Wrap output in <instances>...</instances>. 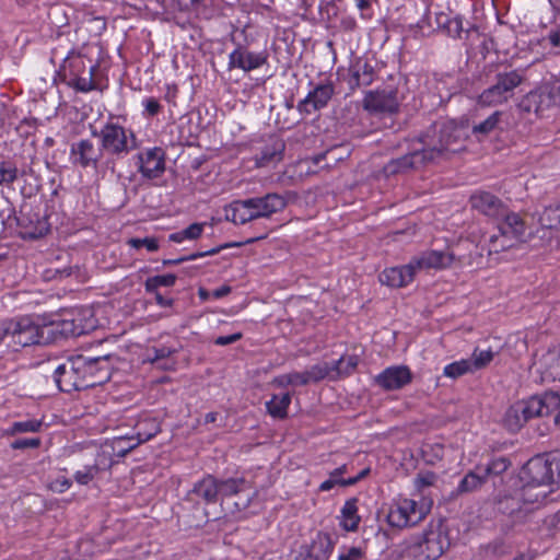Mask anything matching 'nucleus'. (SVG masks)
Here are the masks:
<instances>
[{
    "label": "nucleus",
    "mask_w": 560,
    "mask_h": 560,
    "mask_svg": "<svg viewBox=\"0 0 560 560\" xmlns=\"http://www.w3.org/2000/svg\"><path fill=\"white\" fill-rule=\"evenodd\" d=\"M171 282H145L147 290L155 293V301L161 306H170L172 303L171 299L164 298L161 293L155 292L159 284L167 285Z\"/></svg>",
    "instance_id": "nucleus-55"
},
{
    "label": "nucleus",
    "mask_w": 560,
    "mask_h": 560,
    "mask_svg": "<svg viewBox=\"0 0 560 560\" xmlns=\"http://www.w3.org/2000/svg\"><path fill=\"white\" fill-rule=\"evenodd\" d=\"M354 1H355V5H357L358 10L360 11L361 18L364 20L371 19L372 14L370 11H371L372 2L374 0H354Z\"/></svg>",
    "instance_id": "nucleus-59"
},
{
    "label": "nucleus",
    "mask_w": 560,
    "mask_h": 560,
    "mask_svg": "<svg viewBox=\"0 0 560 560\" xmlns=\"http://www.w3.org/2000/svg\"><path fill=\"white\" fill-rule=\"evenodd\" d=\"M241 338V334H233L229 336H221L215 339V345L226 346L237 341Z\"/></svg>",
    "instance_id": "nucleus-62"
},
{
    "label": "nucleus",
    "mask_w": 560,
    "mask_h": 560,
    "mask_svg": "<svg viewBox=\"0 0 560 560\" xmlns=\"http://www.w3.org/2000/svg\"><path fill=\"white\" fill-rule=\"evenodd\" d=\"M71 486V481L65 477L56 479L51 483V489L57 492H63L68 490Z\"/></svg>",
    "instance_id": "nucleus-61"
},
{
    "label": "nucleus",
    "mask_w": 560,
    "mask_h": 560,
    "mask_svg": "<svg viewBox=\"0 0 560 560\" xmlns=\"http://www.w3.org/2000/svg\"><path fill=\"white\" fill-rule=\"evenodd\" d=\"M443 27L448 36L459 38L464 32L463 19L459 15H456L452 19H446L443 23Z\"/></svg>",
    "instance_id": "nucleus-50"
},
{
    "label": "nucleus",
    "mask_w": 560,
    "mask_h": 560,
    "mask_svg": "<svg viewBox=\"0 0 560 560\" xmlns=\"http://www.w3.org/2000/svg\"><path fill=\"white\" fill-rule=\"evenodd\" d=\"M103 154L101 147L96 148L91 140L82 139L71 144L69 159L75 166L96 168Z\"/></svg>",
    "instance_id": "nucleus-14"
},
{
    "label": "nucleus",
    "mask_w": 560,
    "mask_h": 560,
    "mask_svg": "<svg viewBox=\"0 0 560 560\" xmlns=\"http://www.w3.org/2000/svg\"><path fill=\"white\" fill-rule=\"evenodd\" d=\"M289 375H290V380H292L291 385H293V386H302V385H306V384L311 383L307 377L306 371L292 372V373H289Z\"/></svg>",
    "instance_id": "nucleus-60"
},
{
    "label": "nucleus",
    "mask_w": 560,
    "mask_h": 560,
    "mask_svg": "<svg viewBox=\"0 0 560 560\" xmlns=\"http://www.w3.org/2000/svg\"><path fill=\"white\" fill-rule=\"evenodd\" d=\"M46 295L37 291H25L22 293V300L28 304H39L46 300Z\"/></svg>",
    "instance_id": "nucleus-57"
},
{
    "label": "nucleus",
    "mask_w": 560,
    "mask_h": 560,
    "mask_svg": "<svg viewBox=\"0 0 560 560\" xmlns=\"http://www.w3.org/2000/svg\"><path fill=\"white\" fill-rule=\"evenodd\" d=\"M231 291L230 287L223 285L220 289L212 291V299H221L229 294Z\"/></svg>",
    "instance_id": "nucleus-63"
},
{
    "label": "nucleus",
    "mask_w": 560,
    "mask_h": 560,
    "mask_svg": "<svg viewBox=\"0 0 560 560\" xmlns=\"http://www.w3.org/2000/svg\"><path fill=\"white\" fill-rule=\"evenodd\" d=\"M436 480H438V477L434 472L425 471V472L418 474L417 477L415 478L413 483H415V488L418 491H421L427 487L433 486L436 482Z\"/></svg>",
    "instance_id": "nucleus-51"
},
{
    "label": "nucleus",
    "mask_w": 560,
    "mask_h": 560,
    "mask_svg": "<svg viewBox=\"0 0 560 560\" xmlns=\"http://www.w3.org/2000/svg\"><path fill=\"white\" fill-rule=\"evenodd\" d=\"M428 162V158L424 151L415 150L413 152L406 154L396 160H392L385 167L384 172L386 175H393L399 172H405L409 168L418 167L420 164Z\"/></svg>",
    "instance_id": "nucleus-26"
},
{
    "label": "nucleus",
    "mask_w": 560,
    "mask_h": 560,
    "mask_svg": "<svg viewBox=\"0 0 560 560\" xmlns=\"http://www.w3.org/2000/svg\"><path fill=\"white\" fill-rule=\"evenodd\" d=\"M432 500L421 498L420 500L398 497L390 503L386 521L393 528H407L421 523L430 513Z\"/></svg>",
    "instance_id": "nucleus-4"
},
{
    "label": "nucleus",
    "mask_w": 560,
    "mask_h": 560,
    "mask_svg": "<svg viewBox=\"0 0 560 560\" xmlns=\"http://www.w3.org/2000/svg\"><path fill=\"white\" fill-rule=\"evenodd\" d=\"M306 373L310 382H319L325 377L332 375V364L320 362L306 370Z\"/></svg>",
    "instance_id": "nucleus-46"
},
{
    "label": "nucleus",
    "mask_w": 560,
    "mask_h": 560,
    "mask_svg": "<svg viewBox=\"0 0 560 560\" xmlns=\"http://www.w3.org/2000/svg\"><path fill=\"white\" fill-rule=\"evenodd\" d=\"M463 129L454 121L435 122L420 139L428 161H434L464 148Z\"/></svg>",
    "instance_id": "nucleus-2"
},
{
    "label": "nucleus",
    "mask_w": 560,
    "mask_h": 560,
    "mask_svg": "<svg viewBox=\"0 0 560 560\" xmlns=\"http://www.w3.org/2000/svg\"><path fill=\"white\" fill-rule=\"evenodd\" d=\"M143 106V113L142 115L144 117H154L156 116L161 109L162 105L155 97H144L141 102Z\"/></svg>",
    "instance_id": "nucleus-53"
},
{
    "label": "nucleus",
    "mask_w": 560,
    "mask_h": 560,
    "mask_svg": "<svg viewBox=\"0 0 560 560\" xmlns=\"http://www.w3.org/2000/svg\"><path fill=\"white\" fill-rule=\"evenodd\" d=\"M18 178V168L10 162L0 161V185H10Z\"/></svg>",
    "instance_id": "nucleus-48"
},
{
    "label": "nucleus",
    "mask_w": 560,
    "mask_h": 560,
    "mask_svg": "<svg viewBox=\"0 0 560 560\" xmlns=\"http://www.w3.org/2000/svg\"><path fill=\"white\" fill-rule=\"evenodd\" d=\"M42 425H43V422L40 420H36V419L16 421V422H13L11 424V427L4 431V434L12 436V435H15L19 433L38 432V431H40Z\"/></svg>",
    "instance_id": "nucleus-38"
},
{
    "label": "nucleus",
    "mask_w": 560,
    "mask_h": 560,
    "mask_svg": "<svg viewBox=\"0 0 560 560\" xmlns=\"http://www.w3.org/2000/svg\"><path fill=\"white\" fill-rule=\"evenodd\" d=\"M219 480L211 475L197 481L186 494V500L194 504H212L219 500Z\"/></svg>",
    "instance_id": "nucleus-17"
},
{
    "label": "nucleus",
    "mask_w": 560,
    "mask_h": 560,
    "mask_svg": "<svg viewBox=\"0 0 560 560\" xmlns=\"http://www.w3.org/2000/svg\"><path fill=\"white\" fill-rule=\"evenodd\" d=\"M502 112L495 110L489 117H487L483 121L476 124L472 127V135L476 136L479 140L483 137L489 136L494 132L501 122Z\"/></svg>",
    "instance_id": "nucleus-36"
},
{
    "label": "nucleus",
    "mask_w": 560,
    "mask_h": 560,
    "mask_svg": "<svg viewBox=\"0 0 560 560\" xmlns=\"http://www.w3.org/2000/svg\"><path fill=\"white\" fill-rule=\"evenodd\" d=\"M487 481L486 475L481 470V466L476 467L475 470L469 471L459 481L456 492L458 494L476 491Z\"/></svg>",
    "instance_id": "nucleus-33"
},
{
    "label": "nucleus",
    "mask_w": 560,
    "mask_h": 560,
    "mask_svg": "<svg viewBox=\"0 0 560 560\" xmlns=\"http://www.w3.org/2000/svg\"><path fill=\"white\" fill-rule=\"evenodd\" d=\"M549 376L553 380H560V352L558 350L548 351L541 359Z\"/></svg>",
    "instance_id": "nucleus-40"
},
{
    "label": "nucleus",
    "mask_w": 560,
    "mask_h": 560,
    "mask_svg": "<svg viewBox=\"0 0 560 560\" xmlns=\"http://www.w3.org/2000/svg\"><path fill=\"white\" fill-rule=\"evenodd\" d=\"M335 548V540L329 534L318 533L313 540L308 560H326Z\"/></svg>",
    "instance_id": "nucleus-29"
},
{
    "label": "nucleus",
    "mask_w": 560,
    "mask_h": 560,
    "mask_svg": "<svg viewBox=\"0 0 560 560\" xmlns=\"http://www.w3.org/2000/svg\"><path fill=\"white\" fill-rule=\"evenodd\" d=\"M290 402L291 396L289 393H285L280 396L273 395L272 398L266 402V407L270 416L282 419L287 417V410Z\"/></svg>",
    "instance_id": "nucleus-37"
},
{
    "label": "nucleus",
    "mask_w": 560,
    "mask_h": 560,
    "mask_svg": "<svg viewBox=\"0 0 560 560\" xmlns=\"http://www.w3.org/2000/svg\"><path fill=\"white\" fill-rule=\"evenodd\" d=\"M510 465L511 463L508 458L497 457L487 464L486 467H481V470L486 475V479H488L489 477L502 475L509 469Z\"/></svg>",
    "instance_id": "nucleus-42"
},
{
    "label": "nucleus",
    "mask_w": 560,
    "mask_h": 560,
    "mask_svg": "<svg viewBox=\"0 0 560 560\" xmlns=\"http://www.w3.org/2000/svg\"><path fill=\"white\" fill-rule=\"evenodd\" d=\"M94 72H95V67H91L90 71H89V75L75 78L72 82V86L77 91L83 92V93L93 91L95 89V82L93 79Z\"/></svg>",
    "instance_id": "nucleus-47"
},
{
    "label": "nucleus",
    "mask_w": 560,
    "mask_h": 560,
    "mask_svg": "<svg viewBox=\"0 0 560 560\" xmlns=\"http://www.w3.org/2000/svg\"><path fill=\"white\" fill-rule=\"evenodd\" d=\"M498 510L511 516H517L521 513H527L522 500V489L513 494H504L498 500Z\"/></svg>",
    "instance_id": "nucleus-31"
},
{
    "label": "nucleus",
    "mask_w": 560,
    "mask_h": 560,
    "mask_svg": "<svg viewBox=\"0 0 560 560\" xmlns=\"http://www.w3.org/2000/svg\"><path fill=\"white\" fill-rule=\"evenodd\" d=\"M78 336L88 334L94 330L97 326V320L91 308H79L70 312Z\"/></svg>",
    "instance_id": "nucleus-30"
},
{
    "label": "nucleus",
    "mask_w": 560,
    "mask_h": 560,
    "mask_svg": "<svg viewBox=\"0 0 560 560\" xmlns=\"http://www.w3.org/2000/svg\"><path fill=\"white\" fill-rule=\"evenodd\" d=\"M127 245L135 250L144 248L149 253H154L160 247L159 240L156 237H132L127 241Z\"/></svg>",
    "instance_id": "nucleus-45"
},
{
    "label": "nucleus",
    "mask_w": 560,
    "mask_h": 560,
    "mask_svg": "<svg viewBox=\"0 0 560 560\" xmlns=\"http://www.w3.org/2000/svg\"><path fill=\"white\" fill-rule=\"evenodd\" d=\"M467 373H472L468 359L452 362L445 365L443 370V374L451 378H457Z\"/></svg>",
    "instance_id": "nucleus-41"
},
{
    "label": "nucleus",
    "mask_w": 560,
    "mask_h": 560,
    "mask_svg": "<svg viewBox=\"0 0 560 560\" xmlns=\"http://www.w3.org/2000/svg\"><path fill=\"white\" fill-rule=\"evenodd\" d=\"M454 257V252L430 250L413 258L405 266L385 269L383 273L385 280H406V278L421 276L425 270L445 269L452 265Z\"/></svg>",
    "instance_id": "nucleus-5"
},
{
    "label": "nucleus",
    "mask_w": 560,
    "mask_h": 560,
    "mask_svg": "<svg viewBox=\"0 0 560 560\" xmlns=\"http://www.w3.org/2000/svg\"><path fill=\"white\" fill-rule=\"evenodd\" d=\"M521 480L527 485L556 487L560 481V452L546 458L537 456L529 459L522 470Z\"/></svg>",
    "instance_id": "nucleus-8"
},
{
    "label": "nucleus",
    "mask_w": 560,
    "mask_h": 560,
    "mask_svg": "<svg viewBox=\"0 0 560 560\" xmlns=\"http://www.w3.org/2000/svg\"><path fill=\"white\" fill-rule=\"evenodd\" d=\"M234 497L236 498V500L233 502L235 511L241 512L249 506L253 498L255 497V491L248 483L245 487V490H242L238 495Z\"/></svg>",
    "instance_id": "nucleus-49"
},
{
    "label": "nucleus",
    "mask_w": 560,
    "mask_h": 560,
    "mask_svg": "<svg viewBox=\"0 0 560 560\" xmlns=\"http://www.w3.org/2000/svg\"><path fill=\"white\" fill-rule=\"evenodd\" d=\"M268 55L266 51L254 52L238 45L229 55V69H241L245 72L258 69L266 65Z\"/></svg>",
    "instance_id": "nucleus-18"
},
{
    "label": "nucleus",
    "mask_w": 560,
    "mask_h": 560,
    "mask_svg": "<svg viewBox=\"0 0 560 560\" xmlns=\"http://www.w3.org/2000/svg\"><path fill=\"white\" fill-rule=\"evenodd\" d=\"M139 425L147 427L149 430L142 431L139 429L136 436H119L114 440L113 448L117 451L118 455H125L139 444L155 436L160 431L159 424L153 419L144 420Z\"/></svg>",
    "instance_id": "nucleus-20"
},
{
    "label": "nucleus",
    "mask_w": 560,
    "mask_h": 560,
    "mask_svg": "<svg viewBox=\"0 0 560 560\" xmlns=\"http://www.w3.org/2000/svg\"><path fill=\"white\" fill-rule=\"evenodd\" d=\"M499 218L501 221L498 232L489 238V254L509 249L523 242L526 236L527 225L518 213L508 212L505 209Z\"/></svg>",
    "instance_id": "nucleus-7"
},
{
    "label": "nucleus",
    "mask_w": 560,
    "mask_h": 560,
    "mask_svg": "<svg viewBox=\"0 0 560 560\" xmlns=\"http://www.w3.org/2000/svg\"><path fill=\"white\" fill-rule=\"evenodd\" d=\"M399 105L398 91L393 86L368 91L362 101V107L373 114H394Z\"/></svg>",
    "instance_id": "nucleus-12"
},
{
    "label": "nucleus",
    "mask_w": 560,
    "mask_h": 560,
    "mask_svg": "<svg viewBox=\"0 0 560 560\" xmlns=\"http://www.w3.org/2000/svg\"><path fill=\"white\" fill-rule=\"evenodd\" d=\"M42 444L39 438H31V439H20L14 441L11 444L13 450H23V448H37Z\"/></svg>",
    "instance_id": "nucleus-56"
},
{
    "label": "nucleus",
    "mask_w": 560,
    "mask_h": 560,
    "mask_svg": "<svg viewBox=\"0 0 560 560\" xmlns=\"http://www.w3.org/2000/svg\"><path fill=\"white\" fill-rule=\"evenodd\" d=\"M359 480H360V477H353V478H349V479H336V478L331 477V475H330L329 479H327L320 483L319 490L320 491H329L337 485H340L343 487L352 486V485L357 483Z\"/></svg>",
    "instance_id": "nucleus-52"
},
{
    "label": "nucleus",
    "mask_w": 560,
    "mask_h": 560,
    "mask_svg": "<svg viewBox=\"0 0 560 560\" xmlns=\"http://www.w3.org/2000/svg\"><path fill=\"white\" fill-rule=\"evenodd\" d=\"M493 360V352L491 350L476 349L468 361L471 365L472 372L486 368Z\"/></svg>",
    "instance_id": "nucleus-44"
},
{
    "label": "nucleus",
    "mask_w": 560,
    "mask_h": 560,
    "mask_svg": "<svg viewBox=\"0 0 560 560\" xmlns=\"http://www.w3.org/2000/svg\"><path fill=\"white\" fill-rule=\"evenodd\" d=\"M556 487H540L538 485L522 486V500L527 511L538 509L546 503L549 497L555 492Z\"/></svg>",
    "instance_id": "nucleus-24"
},
{
    "label": "nucleus",
    "mask_w": 560,
    "mask_h": 560,
    "mask_svg": "<svg viewBox=\"0 0 560 560\" xmlns=\"http://www.w3.org/2000/svg\"><path fill=\"white\" fill-rule=\"evenodd\" d=\"M447 547L446 537L440 532H430L411 549L412 560H436Z\"/></svg>",
    "instance_id": "nucleus-13"
},
{
    "label": "nucleus",
    "mask_w": 560,
    "mask_h": 560,
    "mask_svg": "<svg viewBox=\"0 0 560 560\" xmlns=\"http://www.w3.org/2000/svg\"><path fill=\"white\" fill-rule=\"evenodd\" d=\"M284 142L278 138H270L266 145L255 155L256 167L276 165L282 160Z\"/></svg>",
    "instance_id": "nucleus-25"
},
{
    "label": "nucleus",
    "mask_w": 560,
    "mask_h": 560,
    "mask_svg": "<svg viewBox=\"0 0 560 560\" xmlns=\"http://www.w3.org/2000/svg\"><path fill=\"white\" fill-rule=\"evenodd\" d=\"M548 38L553 47H560V30L557 32H551Z\"/></svg>",
    "instance_id": "nucleus-64"
},
{
    "label": "nucleus",
    "mask_w": 560,
    "mask_h": 560,
    "mask_svg": "<svg viewBox=\"0 0 560 560\" xmlns=\"http://www.w3.org/2000/svg\"><path fill=\"white\" fill-rule=\"evenodd\" d=\"M335 93L334 84L329 81L316 85L308 94L299 102L298 110L303 115L326 107Z\"/></svg>",
    "instance_id": "nucleus-15"
},
{
    "label": "nucleus",
    "mask_w": 560,
    "mask_h": 560,
    "mask_svg": "<svg viewBox=\"0 0 560 560\" xmlns=\"http://www.w3.org/2000/svg\"><path fill=\"white\" fill-rule=\"evenodd\" d=\"M139 172L145 178L161 176L165 171V154L161 148L147 149L138 154Z\"/></svg>",
    "instance_id": "nucleus-19"
},
{
    "label": "nucleus",
    "mask_w": 560,
    "mask_h": 560,
    "mask_svg": "<svg viewBox=\"0 0 560 560\" xmlns=\"http://www.w3.org/2000/svg\"><path fill=\"white\" fill-rule=\"evenodd\" d=\"M287 207L283 196L271 192L260 197L235 200L225 208L226 220L234 224H246L257 219H267Z\"/></svg>",
    "instance_id": "nucleus-1"
},
{
    "label": "nucleus",
    "mask_w": 560,
    "mask_h": 560,
    "mask_svg": "<svg viewBox=\"0 0 560 560\" xmlns=\"http://www.w3.org/2000/svg\"><path fill=\"white\" fill-rule=\"evenodd\" d=\"M203 223H192L188 228L184 229V233L186 240H196L198 238L203 231Z\"/></svg>",
    "instance_id": "nucleus-58"
},
{
    "label": "nucleus",
    "mask_w": 560,
    "mask_h": 560,
    "mask_svg": "<svg viewBox=\"0 0 560 560\" xmlns=\"http://www.w3.org/2000/svg\"><path fill=\"white\" fill-rule=\"evenodd\" d=\"M107 454L105 451H102L97 454V457L95 458V463L93 465H86L83 469L75 471L74 474V480L79 485H88L91 482L95 476L100 472L102 469V466L105 467L109 465L107 463Z\"/></svg>",
    "instance_id": "nucleus-32"
},
{
    "label": "nucleus",
    "mask_w": 560,
    "mask_h": 560,
    "mask_svg": "<svg viewBox=\"0 0 560 560\" xmlns=\"http://www.w3.org/2000/svg\"><path fill=\"white\" fill-rule=\"evenodd\" d=\"M560 406V396L549 392L542 396H534L527 400L516 401L510 406L504 416L505 427L512 431H518L529 419L548 416Z\"/></svg>",
    "instance_id": "nucleus-3"
},
{
    "label": "nucleus",
    "mask_w": 560,
    "mask_h": 560,
    "mask_svg": "<svg viewBox=\"0 0 560 560\" xmlns=\"http://www.w3.org/2000/svg\"><path fill=\"white\" fill-rule=\"evenodd\" d=\"M340 527L346 532H357L361 522V516L359 515L358 508V499L350 498L348 499L338 516Z\"/></svg>",
    "instance_id": "nucleus-28"
},
{
    "label": "nucleus",
    "mask_w": 560,
    "mask_h": 560,
    "mask_svg": "<svg viewBox=\"0 0 560 560\" xmlns=\"http://www.w3.org/2000/svg\"><path fill=\"white\" fill-rule=\"evenodd\" d=\"M83 355H75L58 365L54 372V380L61 392L71 393L92 387L91 382L82 378L85 370Z\"/></svg>",
    "instance_id": "nucleus-10"
},
{
    "label": "nucleus",
    "mask_w": 560,
    "mask_h": 560,
    "mask_svg": "<svg viewBox=\"0 0 560 560\" xmlns=\"http://www.w3.org/2000/svg\"><path fill=\"white\" fill-rule=\"evenodd\" d=\"M364 556V550L360 547H342L339 551L338 560H362Z\"/></svg>",
    "instance_id": "nucleus-54"
},
{
    "label": "nucleus",
    "mask_w": 560,
    "mask_h": 560,
    "mask_svg": "<svg viewBox=\"0 0 560 560\" xmlns=\"http://www.w3.org/2000/svg\"><path fill=\"white\" fill-rule=\"evenodd\" d=\"M522 80V75L516 70L499 73L497 82L479 95V103L483 106H494L506 102Z\"/></svg>",
    "instance_id": "nucleus-11"
},
{
    "label": "nucleus",
    "mask_w": 560,
    "mask_h": 560,
    "mask_svg": "<svg viewBox=\"0 0 560 560\" xmlns=\"http://www.w3.org/2000/svg\"><path fill=\"white\" fill-rule=\"evenodd\" d=\"M376 66L377 62L374 59L355 58L349 68L350 78L348 84L350 89L353 90L372 84L377 77Z\"/></svg>",
    "instance_id": "nucleus-16"
},
{
    "label": "nucleus",
    "mask_w": 560,
    "mask_h": 560,
    "mask_svg": "<svg viewBox=\"0 0 560 560\" xmlns=\"http://www.w3.org/2000/svg\"><path fill=\"white\" fill-rule=\"evenodd\" d=\"M541 226L553 229L560 224V205L546 207L539 217Z\"/></svg>",
    "instance_id": "nucleus-43"
},
{
    "label": "nucleus",
    "mask_w": 560,
    "mask_h": 560,
    "mask_svg": "<svg viewBox=\"0 0 560 560\" xmlns=\"http://www.w3.org/2000/svg\"><path fill=\"white\" fill-rule=\"evenodd\" d=\"M92 133L98 138L103 153L124 158L138 149V139L135 131L118 122L108 121L98 132L93 131Z\"/></svg>",
    "instance_id": "nucleus-6"
},
{
    "label": "nucleus",
    "mask_w": 560,
    "mask_h": 560,
    "mask_svg": "<svg viewBox=\"0 0 560 560\" xmlns=\"http://www.w3.org/2000/svg\"><path fill=\"white\" fill-rule=\"evenodd\" d=\"M410 370L405 365L389 366L376 376V383L386 390L400 389L411 382Z\"/></svg>",
    "instance_id": "nucleus-21"
},
{
    "label": "nucleus",
    "mask_w": 560,
    "mask_h": 560,
    "mask_svg": "<svg viewBox=\"0 0 560 560\" xmlns=\"http://www.w3.org/2000/svg\"><path fill=\"white\" fill-rule=\"evenodd\" d=\"M472 209L491 218H498L504 213L503 202L494 195L488 191H476L470 197Z\"/></svg>",
    "instance_id": "nucleus-22"
},
{
    "label": "nucleus",
    "mask_w": 560,
    "mask_h": 560,
    "mask_svg": "<svg viewBox=\"0 0 560 560\" xmlns=\"http://www.w3.org/2000/svg\"><path fill=\"white\" fill-rule=\"evenodd\" d=\"M45 317L36 320L31 317L7 320V338H11L13 347H28L48 340Z\"/></svg>",
    "instance_id": "nucleus-9"
},
{
    "label": "nucleus",
    "mask_w": 560,
    "mask_h": 560,
    "mask_svg": "<svg viewBox=\"0 0 560 560\" xmlns=\"http://www.w3.org/2000/svg\"><path fill=\"white\" fill-rule=\"evenodd\" d=\"M248 482L243 478H231L226 480H219V499L224 502L225 500L232 499L234 495H238Z\"/></svg>",
    "instance_id": "nucleus-35"
},
{
    "label": "nucleus",
    "mask_w": 560,
    "mask_h": 560,
    "mask_svg": "<svg viewBox=\"0 0 560 560\" xmlns=\"http://www.w3.org/2000/svg\"><path fill=\"white\" fill-rule=\"evenodd\" d=\"M107 360L108 355L95 358L83 355V361L85 362V372L82 375V378L85 380V382H91L92 387L109 378V370L105 364Z\"/></svg>",
    "instance_id": "nucleus-23"
},
{
    "label": "nucleus",
    "mask_w": 560,
    "mask_h": 560,
    "mask_svg": "<svg viewBox=\"0 0 560 560\" xmlns=\"http://www.w3.org/2000/svg\"><path fill=\"white\" fill-rule=\"evenodd\" d=\"M45 326H48L47 337L59 335L61 337H78L75 325L73 324L70 313H67L63 317L50 316L49 319L45 317Z\"/></svg>",
    "instance_id": "nucleus-27"
},
{
    "label": "nucleus",
    "mask_w": 560,
    "mask_h": 560,
    "mask_svg": "<svg viewBox=\"0 0 560 560\" xmlns=\"http://www.w3.org/2000/svg\"><path fill=\"white\" fill-rule=\"evenodd\" d=\"M173 352L174 350L168 347H153L148 349L147 360L155 364L159 369L168 370L174 365V362L170 360V357Z\"/></svg>",
    "instance_id": "nucleus-34"
},
{
    "label": "nucleus",
    "mask_w": 560,
    "mask_h": 560,
    "mask_svg": "<svg viewBox=\"0 0 560 560\" xmlns=\"http://www.w3.org/2000/svg\"><path fill=\"white\" fill-rule=\"evenodd\" d=\"M357 355H343L337 362L332 364V372L335 376H347L351 374L358 365Z\"/></svg>",
    "instance_id": "nucleus-39"
}]
</instances>
